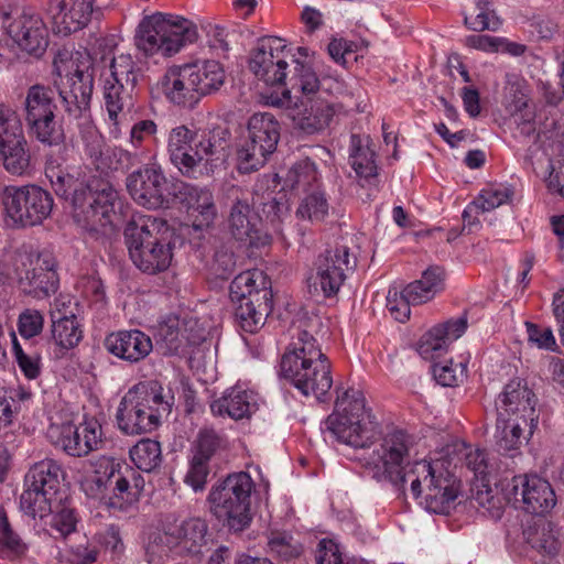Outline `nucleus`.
<instances>
[{
  "instance_id": "f257e3e1",
  "label": "nucleus",
  "mask_w": 564,
  "mask_h": 564,
  "mask_svg": "<svg viewBox=\"0 0 564 564\" xmlns=\"http://www.w3.org/2000/svg\"><path fill=\"white\" fill-rule=\"evenodd\" d=\"M423 447L420 438L403 430L388 433L371 456L375 476L402 487L409 482L413 497L425 510L446 514L455 506L459 481L445 457L419 458Z\"/></svg>"
},
{
  "instance_id": "f03ea898",
  "label": "nucleus",
  "mask_w": 564,
  "mask_h": 564,
  "mask_svg": "<svg viewBox=\"0 0 564 564\" xmlns=\"http://www.w3.org/2000/svg\"><path fill=\"white\" fill-rule=\"evenodd\" d=\"M46 176L57 196L70 198L73 217L82 228L93 234H107L113 228L118 218V192L111 184L101 181L85 184L54 167L46 170Z\"/></svg>"
},
{
  "instance_id": "7ed1b4c3",
  "label": "nucleus",
  "mask_w": 564,
  "mask_h": 564,
  "mask_svg": "<svg viewBox=\"0 0 564 564\" xmlns=\"http://www.w3.org/2000/svg\"><path fill=\"white\" fill-rule=\"evenodd\" d=\"M173 231L166 220L140 216L124 229V239L133 264L144 273L165 271L173 259Z\"/></svg>"
},
{
  "instance_id": "20e7f679",
  "label": "nucleus",
  "mask_w": 564,
  "mask_h": 564,
  "mask_svg": "<svg viewBox=\"0 0 564 564\" xmlns=\"http://www.w3.org/2000/svg\"><path fill=\"white\" fill-rule=\"evenodd\" d=\"M54 86L69 118L89 112L94 89L93 61L87 52L62 50L53 62Z\"/></svg>"
},
{
  "instance_id": "39448f33",
  "label": "nucleus",
  "mask_w": 564,
  "mask_h": 564,
  "mask_svg": "<svg viewBox=\"0 0 564 564\" xmlns=\"http://www.w3.org/2000/svg\"><path fill=\"white\" fill-rule=\"evenodd\" d=\"M93 474L80 481V489L87 497L99 498L112 485L113 495L108 506L126 511L139 500L144 481L141 475L126 463L108 456H99L90 462Z\"/></svg>"
},
{
  "instance_id": "423d86ee",
  "label": "nucleus",
  "mask_w": 564,
  "mask_h": 564,
  "mask_svg": "<svg viewBox=\"0 0 564 564\" xmlns=\"http://www.w3.org/2000/svg\"><path fill=\"white\" fill-rule=\"evenodd\" d=\"M173 404L172 390H128L117 409L118 427L126 435L151 433Z\"/></svg>"
},
{
  "instance_id": "0eeeda50",
  "label": "nucleus",
  "mask_w": 564,
  "mask_h": 564,
  "mask_svg": "<svg viewBox=\"0 0 564 564\" xmlns=\"http://www.w3.org/2000/svg\"><path fill=\"white\" fill-rule=\"evenodd\" d=\"M538 399L533 390H503L496 399L498 408L513 417L497 420L496 442L500 451L511 453L520 448L523 441L532 436L538 426L539 415L535 413Z\"/></svg>"
},
{
  "instance_id": "6e6552de",
  "label": "nucleus",
  "mask_w": 564,
  "mask_h": 564,
  "mask_svg": "<svg viewBox=\"0 0 564 564\" xmlns=\"http://www.w3.org/2000/svg\"><path fill=\"white\" fill-rule=\"evenodd\" d=\"M197 37L196 26L189 20L171 14L145 17L134 36L138 50L147 56H172Z\"/></svg>"
},
{
  "instance_id": "1a4fd4ad",
  "label": "nucleus",
  "mask_w": 564,
  "mask_h": 564,
  "mask_svg": "<svg viewBox=\"0 0 564 564\" xmlns=\"http://www.w3.org/2000/svg\"><path fill=\"white\" fill-rule=\"evenodd\" d=\"M51 193L35 184L8 185L2 189V219L8 228L22 229L41 225L52 213Z\"/></svg>"
},
{
  "instance_id": "9d476101",
  "label": "nucleus",
  "mask_w": 564,
  "mask_h": 564,
  "mask_svg": "<svg viewBox=\"0 0 564 564\" xmlns=\"http://www.w3.org/2000/svg\"><path fill=\"white\" fill-rule=\"evenodd\" d=\"M292 57L294 64L293 75L290 77V86L300 91L311 104L303 112L293 118L294 127L306 135L318 134L325 131L335 115L334 105L322 97L321 82L313 68Z\"/></svg>"
},
{
  "instance_id": "9b49d317",
  "label": "nucleus",
  "mask_w": 564,
  "mask_h": 564,
  "mask_svg": "<svg viewBox=\"0 0 564 564\" xmlns=\"http://www.w3.org/2000/svg\"><path fill=\"white\" fill-rule=\"evenodd\" d=\"M280 123L270 112L253 113L247 122V133L236 152L237 169L242 174L261 169L276 150Z\"/></svg>"
},
{
  "instance_id": "f8f14e48",
  "label": "nucleus",
  "mask_w": 564,
  "mask_h": 564,
  "mask_svg": "<svg viewBox=\"0 0 564 564\" xmlns=\"http://www.w3.org/2000/svg\"><path fill=\"white\" fill-rule=\"evenodd\" d=\"M23 105V118L31 138L48 147L64 144L65 132L62 123L56 120L57 105L52 88L31 86Z\"/></svg>"
},
{
  "instance_id": "ddd939ff",
  "label": "nucleus",
  "mask_w": 564,
  "mask_h": 564,
  "mask_svg": "<svg viewBox=\"0 0 564 564\" xmlns=\"http://www.w3.org/2000/svg\"><path fill=\"white\" fill-rule=\"evenodd\" d=\"M253 486L251 476L239 471L229 475L209 494L214 513L226 519L229 529L235 532H240L250 524V496Z\"/></svg>"
},
{
  "instance_id": "4468645a",
  "label": "nucleus",
  "mask_w": 564,
  "mask_h": 564,
  "mask_svg": "<svg viewBox=\"0 0 564 564\" xmlns=\"http://www.w3.org/2000/svg\"><path fill=\"white\" fill-rule=\"evenodd\" d=\"M357 265V258L347 246H337L321 253L307 276L308 292L314 296L333 297L344 284L347 273Z\"/></svg>"
},
{
  "instance_id": "2eb2a0df",
  "label": "nucleus",
  "mask_w": 564,
  "mask_h": 564,
  "mask_svg": "<svg viewBox=\"0 0 564 564\" xmlns=\"http://www.w3.org/2000/svg\"><path fill=\"white\" fill-rule=\"evenodd\" d=\"M291 56L285 41L278 36H263L250 53L249 68L267 85L290 84L293 72H289L288 57Z\"/></svg>"
},
{
  "instance_id": "dca6fc26",
  "label": "nucleus",
  "mask_w": 564,
  "mask_h": 564,
  "mask_svg": "<svg viewBox=\"0 0 564 564\" xmlns=\"http://www.w3.org/2000/svg\"><path fill=\"white\" fill-rule=\"evenodd\" d=\"M101 422L87 417L79 425L72 423L51 424L47 436L51 442L74 457H83L99 449L102 443Z\"/></svg>"
},
{
  "instance_id": "f3484780",
  "label": "nucleus",
  "mask_w": 564,
  "mask_h": 564,
  "mask_svg": "<svg viewBox=\"0 0 564 564\" xmlns=\"http://www.w3.org/2000/svg\"><path fill=\"white\" fill-rule=\"evenodd\" d=\"M15 275L19 289L34 299L54 294L59 285L56 261L50 253H40L35 259L26 258L17 265Z\"/></svg>"
},
{
  "instance_id": "a211bd4d",
  "label": "nucleus",
  "mask_w": 564,
  "mask_h": 564,
  "mask_svg": "<svg viewBox=\"0 0 564 564\" xmlns=\"http://www.w3.org/2000/svg\"><path fill=\"white\" fill-rule=\"evenodd\" d=\"M2 25L8 35L23 51L40 53L48 44V33L41 15L31 9L6 13Z\"/></svg>"
},
{
  "instance_id": "6ab92c4d",
  "label": "nucleus",
  "mask_w": 564,
  "mask_h": 564,
  "mask_svg": "<svg viewBox=\"0 0 564 564\" xmlns=\"http://www.w3.org/2000/svg\"><path fill=\"white\" fill-rule=\"evenodd\" d=\"M230 131L226 127L217 126L212 129L198 130L194 145L195 176L209 175L223 166L229 155Z\"/></svg>"
},
{
  "instance_id": "aec40b11",
  "label": "nucleus",
  "mask_w": 564,
  "mask_h": 564,
  "mask_svg": "<svg viewBox=\"0 0 564 564\" xmlns=\"http://www.w3.org/2000/svg\"><path fill=\"white\" fill-rule=\"evenodd\" d=\"M127 189L133 200L149 209L161 208L169 203L167 180L160 167L145 165L127 177Z\"/></svg>"
},
{
  "instance_id": "412c9836",
  "label": "nucleus",
  "mask_w": 564,
  "mask_h": 564,
  "mask_svg": "<svg viewBox=\"0 0 564 564\" xmlns=\"http://www.w3.org/2000/svg\"><path fill=\"white\" fill-rule=\"evenodd\" d=\"M226 224L228 231L236 240L250 247H264L271 241L270 235L263 229L261 216L252 212L245 197L237 196L232 200Z\"/></svg>"
},
{
  "instance_id": "4be33fe9",
  "label": "nucleus",
  "mask_w": 564,
  "mask_h": 564,
  "mask_svg": "<svg viewBox=\"0 0 564 564\" xmlns=\"http://www.w3.org/2000/svg\"><path fill=\"white\" fill-rule=\"evenodd\" d=\"M207 523L200 518H191L178 521L167 518L162 524L161 542L166 547L177 549L188 554H199L207 544Z\"/></svg>"
},
{
  "instance_id": "5701e85b",
  "label": "nucleus",
  "mask_w": 564,
  "mask_h": 564,
  "mask_svg": "<svg viewBox=\"0 0 564 564\" xmlns=\"http://www.w3.org/2000/svg\"><path fill=\"white\" fill-rule=\"evenodd\" d=\"M327 423L337 441L356 448L369 447L381 433L373 413L360 414L358 419L328 416Z\"/></svg>"
},
{
  "instance_id": "b1692460",
  "label": "nucleus",
  "mask_w": 564,
  "mask_h": 564,
  "mask_svg": "<svg viewBox=\"0 0 564 564\" xmlns=\"http://www.w3.org/2000/svg\"><path fill=\"white\" fill-rule=\"evenodd\" d=\"M466 329V316L436 324L420 337L415 349L424 360L434 361L445 355L451 344L458 339Z\"/></svg>"
},
{
  "instance_id": "393cba45",
  "label": "nucleus",
  "mask_w": 564,
  "mask_h": 564,
  "mask_svg": "<svg viewBox=\"0 0 564 564\" xmlns=\"http://www.w3.org/2000/svg\"><path fill=\"white\" fill-rule=\"evenodd\" d=\"M191 69L188 63L174 64L159 79L162 94L174 106L193 108L199 101Z\"/></svg>"
},
{
  "instance_id": "a878e982",
  "label": "nucleus",
  "mask_w": 564,
  "mask_h": 564,
  "mask_svg": "<svg viewBox=\"0 0 564 564\" xmlns=\"http://www.w3.org/2000/svg\"><path fill=\"white\" fill-rule=\"evenodd\" d=\"M198 137L195 126L177 124L166 135V152L170 162L185 177L195 176L194 145Z\"/></svg>"
},
{
  "instance_id": "bb28decb",
  "label": "nucleus",
  "mask_w": 564,
  "mask_h": 564,
  "mask_svg": "<svg viewBox=\"0 0 564 564\" xmlns=\"http://www.w3.org/2000/svg\"><path fill=\"white\" fill-rule=\"evenodd\" d=\"M95 0H56L50 6L53 32L67 36L84 29L91 19Z\"/></svg>"
},
{
  "instance_id": "cd10ccee",
  "label": "nucleus",
  "mask_w": 564,
  "mask_h": 564,
  "mask_svg": "<svg viewBox=\"0 0 564 564\" xmlns=\"http://www.w3.org/2000/svg\"><path fill=\"white\" fill-rule=\"evenodd\" d=\"M348 162L361 187L377 186L379 182L377 154L368 134L350 135Z\"/></svg>"
},
{
  "instance_id": "c85d7f7f",
  "label": "nucleus",
  "mask_w": 564,
  "mask_h": 564,
  "mask_svg": "<svg viewBox=\"0 0 564 564\" xmlns=\"http://www.w3.org/2000/svg\"><path fill=\"white\" fill-rule=\"evenodd\" d=\"M134 86L128 82L123 84L116 78H106L104 80L102 97L105 108L108 112L109 119L112 121L115 128L111 130V134L115 138L120 135L119 123L120 121L131 112L134 101L133 91Z\"/></svg>"
},
{
  "instance_id": "c756f323",
  "label": "nucleus",
  "mask_w": 564,
  "mask_h": 564,
  "mask_svg": "<svg viewBox=\"0 0 564 564\" xmlns=\"http://www.w3.org/2000/svg\"><path fill=\"white\" fill-rule=\"evenodd\" d=\"M107 350L130 362L145 358L152 350V340L139 329L120 330L108 335L105 339Z\"/></svg>"
},
{
  "instance_id": "7c9ffc66",
  "label": "nucleus",
  "mask_w": 564,
  "mask_h": 564,
  "mask_svg": "<svg viewBox=\"0 0 564 564\" xmlns=\"http://www.w3.org/2000/svg\"><path fill=\"white\" fill-rule=\"evenodd\" d=\"M181 194L186 205L187 216L196 230L208 228L217 216L213 193L207 187L185 184Z\"/></svg>"
},
{
  "instance_id": "2f4dec72",
  "label": "nucleus",
  "mask_w": 564,
  "mask_h": 564,
  "mask_svg": "<svg viewBox=\"0 0 564 564\" xmlns=\"http://www.w3.org/2000/svg\"><path fill=\"white\" fill-rule=\"evenodd\" d=\"M229 295L234 303L272 300L270 281L261 270L253 269L239 273L230 283Z\"/></svg>"
},
{
  "instance_id": "473e14b6",
  "label": "nucleus",
  "mask_w": 564,
  "mask_h": 564,
  "mask_svg": "<svg viewBox=\"0 0 564 564\" xmlns=\"http://www.w3.org/2000/svg\"><path fill=\"white\" fill-rule=\"evenodd\" d=\"M292 370V372L280 371L279 375L294 388H332L334 383L326 355L313 360L310 365L297 366Z\"/></svg>"
},
{
  "instance_id": "72a5a7b5",
  "label": "nucleus",
  "mask_w": 564,
  "mask_h": 564,
  "mask_svg": "<svg viewBox=\"0 0 564 564\" xmlns=\"http://www.w3.org/2000/svg\"><path fill=\"white\" fill-rule=\"evenodd\" d=\"M325 356L316 339L307 330H300L295 339L282 355L280 371H290L297 366L310 365L313 360Z\"/></svg>"
},
{
  "instance_id": "f704fd0d",
  "label": "nucleus",
  "mask_w": 564,
  "mask_h": 564,
  "mask_svg": "<svg viewBox=\"0 0 564 564\" xmlns=\"http://www.w3.org/2000/svg\"><path fill=\"white\" fill-rule=\"evenodd\" d=\"M524 491H521V502L525 511L543 516L556 505L555 492L550 482L538 475H529Z\"/></svg>"
},
{
  "instance_id": "c9c22d12",
  "label": "nucleus",
  "mask_w": 564,
  "mask_h": 564,
  "mask_svg": "<svg viewBox=\"0 0 564 564\" xmlns=\"http://www.w3.org/2000/svg\"><path fill=\"white\" fill-rule=\"evenodd\" d=\"M444 275L442 267L432 265L422 273L420 280L409 283L402 291L413 305H421L443 290Z\"/></svg>"
},
{
  "instance_id": "e433bc0d",
  "label": "nucleus",
  "mask_w": 564,
  "mask_h": 564,
  "mask_svg": "<svg viewBox=\"0 0 564 564\" xmlns=\"http://www.w3.org/2000/svg\"><path fill=\"white\" fill-rule=\"evenodd\" d=\"M0 161L3 169L13 176L30 174L32 159L26 138H20L14 142H2L0 145Z\"/></svg>"
},
{
  "instance_id": "4c0bfd02",
  "label": "nucleus",
  "mask_w": 564,
  "mask_h": 564,
  "mask_svg": "<svg viewBox=\"0 0 564 564\" xmlns=\"http://www.w3.org/2000/svg\"><path fill=\"white\" fill-rule=\"evenodd\" d=\"M252 206L262 214L264 220L274 229H279L280 224L289 216L290 212L286 195L281 192L265 191L260 194L254 191Z\"/></svg>"
},
{
  "instance_id": "58836bf2",
  "label": "nucleus",
  "mask_w": 564,
  "mask_h": 564,
  "mask_svg": "<svg viewBox=\"0 0 564 564\" xmlns=\"http://www.w3.org/2000/svg\"><path fill=\"white\" fill-rule=\"evenodd\" d=\"M186 322L180 317L167 316L159 326V343L164 346L165 354L175 355L188 344H195L196 338L187 334Z\"/></svg>"
},
{
  "instance_id": "ea45409f",
  "label": "nucleus",
  "mask_w": 564,
  "mask_h": 564,
  "mask_svg": "<svg viewBox=\"0 0 564 564\" xmlns=\"http://www.w3.org/2000/svg\"><path fill=\"white\" fill-rule=\"evenodd\" d=\"M193 72L195 88L199 99L213 91L218 90L225 80V72L220 63L216 61H204L188 63Z\"/></svg>"
},
{
  "instance_id": "a19ab883",
  "label": "nucleus",
  "mask_w": 564,
  "mask_h": 564,
  "mask_svg": "<svg viewBox=\"0 0 564 564\" xmlns=\"http://www.w3.org/2000/svg\"><path fill=\"white\" fill-rule=\"evenodd\" d=\"M61 466L53 459L35 463L24 477L25 486L47 490L48 494H58Z\"/></svg>"
},
{
  "instance_id": "79ce46f5",
  "label": "nucleus",
  "mask_w": 564,
  "mask_h": 564,
  "mask_svg": "<svg viewBox=\"0 0 564 564\" xmlns=\"http://www.w3.org/2000/svg\"><path fill=\"white\" fill-rule=\"evenodd\" d=\"M235 316L240 327L247 333L258 332L265 323L267 316L272 311V300L252 302H237Z\"/></svg>"
},
{
  "instance_id": "37998d69",
  "label": "nucleus",
  "mask_w": 564,
  "mask_h": 564,
  "mask_svg": "<svg viewBox=\"0 0 564 564\" xmlns=\"http://www.w3.org/2000/svg\"><path fill=\"white\" fill-rule=\"evenodd\" d=\"M372 413L362 390H336L334 412L329 416L358 419L360 414Z\"/></svg>"
},
{
  "instance_id": "c03bdc74",
  "label": "nucleus",
  "mask_w": 564,
  "mask_h": 564,
  "mask_svg": "<svg viewBox=\"0 0 564 564\" xmlns=\"http://www.w3.org/2000/svg\"><path fill=\"white\" fill-rule=\"evenodd\" d=\"M56 494H48L47 490H40L35 487L24 485L20 496L21 510L32 518H44L53 512L56 502Z\"/></svg>"
},
{
  "instance_id": "a18cd8bd",
  "label": "nucleus",
  "mask_w": 564,
  "mask_h": 564,
  "mask_svg": "<svg viewBox=\"0 0 564 564\" xmlns=\"http://www.w3.org/2000/svg\"><path fill=\"white\" fill-rule=\"evenodd\" d=\"M210 410L214 415L241 420L249 415L251 404L246 390H231L230 393L213 401Z\"/></svg>"
},
{
  "instance_id": "49530a36",
  "label": "nucleus",
  "mask_w": 564,
  "mask_h": 564,
  "mask_svg": "<svg viewBox=\"0 0 564 564\" xmlns=\"http://www.w3.org/2000/svg\"><path fill=\"white\" fill-rule=\"evenodd\" d=\"M52 337L55 344L61 348V354L63 350L74 348L80 341L83 332L75 314L70 316L64 315L57 318L52 315Z\"/></svg>"
},
{
  "instance_id": "de8ad7c7",
  "label": "nucleus",
  "mask_w": 564,
  "mask_h": 564,
  "mask_svg": "<svg viewBox=\"0 0 564 564\" xmlns=\"http://www.w3.org/2000/svg\"><path fill=\"white\" fill-rule=\"evenodd\" d=\"M467 360L454 362L453 359L445 364L433 362L430 371L435 382L443 388H458L467 380Z\"/></svg>"
},
{
  "instance_id": "09e8293b",
  "label": "nucleus",
  "mask_w": 564,
  "mask_h": 564,
  "mask_svg": "<svg viewBox=\"0 0 564 564\" xmlns=\"http://www.w3.org/2000/svg\"><path fill=\"white\" fill-rule=\"evenodd\" d=\"M510 198V192L508 188L491 187L482 189L479 196L470 203L463 213V218L468 221L469 225L474 224L471 216L474 214L490 212L500 205L507 203Z\"/></svg>"
},
{
  "instance_id": "8fccbe9b",
  "label": "nucleus",
  "mask_w": 564,
  "mask_h": 564,
  "mask_svg": "<svg viewBox=\"0 0 564 564\" xmlns=\"http://www.w3.org/2000/svg\"><path fill=\"white\" fill-rule=\"evenodd\" d=\"M130 457L138 469L151 471L162 462L161 444L154 440L143 438L130 449Z\"/></svg>"
},
{
  "instance_id": "3c124183",
  "label": "nucleus",
  "mask_w": 564,
  "mask_h": 564,
  "mask_svg": "<svg viewBox=\"0 0 564 564\" xmlns=\"http://www.w3.org/2000/svg\"><path fill=\"white\" fill-rule=\"evenodd\" d=\"M328 208L329 205L325 194L321 191H313L301 200L296 209V216L312 223L322 221L327 216Z\"/></svg>"
},
{
  "instance_id": "603ef678",
  "label": "nucleus",
  "mask_w": 564,
  "mask_h": 564,
  "mask_svg": "<svg viewBox=\"0 0 564 564\" xmlns=\"http://www.w3.org/2000/svg\"><path fill=\"white\" fill-rule=\"evenodd\" d=\"M478 13L475 17L464 18L465 25L476 32H481L485 30L489 31H498L501 25V20L495 13L494 9H491V4L489 0H479L476 4Z\"/></svg>"
},
{
  "instance_id": "864d4df0",
  "label": "nucleus",
  "mask_w": 564,
  "mask_h": 564,
  "mask_svg": "<svg viewBox=\"0 0 564 564\" xmlns=\"http://www.w3.org/2000/svg\"><path fill=\"white\" fill-rule=\"evenodd\" d=\"M268 546L270 552L284 561L295 558L302 553L301 543L288 532H271Z\"/></svg>"
},
{
  "instance_id": "5fc2aeb1",
  "label": "nucleus",
  "mask_w": 564,
  "mask_h": 564,
  "mask_svg": "<svg viewBox=\"0 0 564 564\" xmlns=\"http://www.w3.org/2000/svg\"><path fill=\"white\" fill-rule=\"evenodd\" d=\"M527 539L532 547L545 554L552 555L557 551V540L550 522L540 521L533 530L528 531Z\"/></svg>"
},
{
  "instance_id": "6e6d98bb",
  "label": "nucleus",
  "mask_w": 564,
  "mask_h": 564,
  "mask_svg": "<svg viewBox=\"0 0 564 564\" xmlns=\"http://www.w3.org/2000/svg\"><path fill=\"white\" fill-rule=\"evenodd\" d=\"M143 159L144 152L138 149L130 151L120 147H115L108 149L105 153L107 166L115 171L129 170L132 166L140 164Z\"/></svg>"
},
{
  "instance_id": "4d7b16f0",
  "label": "nucleus",
  "mask_w": 564,
  "mask_h": 564,
  "mask_svg": "<svg viewBox=\"0 0 564 564\" xmlns=\"http://www.w3.org/2000/svg\"><path fill=\"white\" fill-rule=\"evenodd\" d=\"M25 551L26 545L12 531L6 511L0 508V556L9 554L21 555Z\"/></svg>"
},
{
  "instance_id": "13d9d810",
  "label": "nucleus",
  "mask_w": 564,
  "mask_h": 564,
  "mask_svg": "<svg viewBox=\"0 0 564 564\" xmlns=\"http://www.w3.org/2000/svg\"><path fill=\"white\" fill-rule=\"evenodd\" d=\"M109 69L110 75L108 78H116L127 85L129 82L131 86H137L138 69L130 54H120L112 57Z\"/></svg>"
},
{
  "instance_id": "bf43d9fd",
  "label": "nucleus",
  "mask_w": 564,
  "mask_h": 564,
  "mask_svg": "<svg viewBox=\"0 0 564 564\" xmlns=\"http://www.w3.org/2000/svg\"><path fill=\"white\" fill-rule=\"evenodd\" d=\"M289 181L297 188L305 189L318 181L316 164L308 158L299 161L289 172Z\"/></svg>"
},
{
  "instance_id": "052dcab7",
  "label": "nucleus",
  "mask_w": 564,
  "mask_h": 564,
  "mask_svg": "<svg viewBox=\"0 0 564 564\" xmlns=\"http://www.w3.org/2000/svg\"><path fill=\"white\" fill-rule=\"evenodd\" d=\"M20 138H25L20 118L13 110L0 106V145Z\"/></svg>"
},
{
  "instance_id": "680f3d73",
  "label": "nucleus",
  "mask_w": 564,
  "mask_h": 564,
  "mask_svg": "<svg viewBox=\"0 0 564 564\" xmlns=\"http://www.w3.org/2000/svg\"><path fill=\"white\" fill-rule=\"evenodd\" d=\"M57 510H53V514L50 521L51 528L55 531L54 538H66L70 533L75 532L77 525V517L74 509L62 506L57 507Z\"/></svg>"
},
{
  "instance_id": "e2e57ef3",
  "label": "nucleus",
  "mask_w": 564,
  "mask_h": 564,
  "mask_svg": "<svg viewBox=\"0 0 564 564\" xmlns=\"http://www.w3.org/2000/svg\"><path fill=\"white\" fill-rule=\"evenodd\" d=\"M411 305H413L403 291H399L397 288H391L387 294V308L391 316L400 322L404 323L410 318Z\"/></svg>"
},
{
  "instance_id": "0e129e2a",
  "label": "nucleus",
  "mask_w": 564,
  "mask_h": 564,
  "mask_svg": "<svg viewBox=\"0 0 564 564\" xmlns=\"http://www.w3.org/2000/svg\"><path fill=\"white\" fill-rule=\"evenodd\" d=\"M44 326V317L40 311L26 308L19 315L18 329L24 339L37 336Z\"/></svg>"
},
{
  "instance_id": "69168bd1",
  "label": "nucleus",
  "mask_w": 564,
  "mask_h": 564,
  "mask_svg": "<svg viewBox=\"0 0 564 564\" xmlns=\"http://www.w3.org/2000/svg\"><path fill=\"white\" fill-rule=\"evenodd\" d=\"M528 340L540 349L554 350L556 348L555 337L550 327L525 322Z\"/></svg>"
},
{
  "instance_id": "338daca9",
  "label": "nucleus",
  "mask_w": 564,
  "mask_h": 564,
  "mask_svg": "<svg viewBox=\"0 0 564 564\" xmlns=\"http://www.w3.org/2000/svg\"><path fill=\"white\" fill-rule=\"evenodd\" d=\"M209 474L208 459L205 457L193 456L189 469L185 476V482L195 491L203 490Z\"/></svg>"
},
{
  "instance_id": "774afa93",
  "label": "nucleus",
  "mask_w": 564,
  "mask_h": 564,
  "mask_svg": "<svg viewBox=\"0 0 564 564\" xmlns=\"http://www.w3.org/2000/svg\"><path fill=\"white\" fill-rule=\"evenodd\" d=\"M236 267L234 252L226 246L216 249L212 270L217 278L227 279Z\"/></svg>"
}]
</instances>
